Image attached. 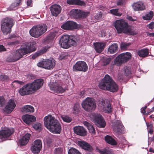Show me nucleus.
Segmentation results:
<instances>
[{"instance_id":"1","label":"nucleus","mask_w":154,"mask_h":154,"mask_svg":"<svg viewBox=\"0 0 154 154\" xmlns=\"http://www.w3.org/2000/svg\"><path fill=\"white\" fill-rule=\"evenodd\" d=\"M35 45V42L23 44L20 48L13 53L12 57L9 59V61L14 62L17 61L22 57L24 55L35 51L36 50Z\"/></svg>"},{"instance_id":"2","label":"nucleus","mask_w":154,"mask_h":154,"mask_svg":"<svg viewBox=\"0 0 154 154\" xmlns=\"http://www.w3.org/2000/svg\"><path fill=\"white\" fill-rule=\"evenodd\" d=\"M99 88L104 90L111 92L116 91L118 89V85L108 75H106L101 80L99 85Z\"/></svg>"},{"instance_id":"3","label":"nucleus","mask_w":154,"mask_h":154,"mask_svg":"<svg viewBox=\"0 0 154 154\" xmlns=\"http://www.w3.org/2000/svg\"><path fill=\"white\" fill-rule=\"evenodd\" d=\"M114 26L117 30L118 33H123L131 35H134L135 34L133 30L124 20H116L114 23Z\"/></svg>"},{"instance_id":"4","label":"nucleus","mask_w":154,"mask_h":154,"mask_svg":"<svg viewBox=\"0 0 154 154\" xmlns=\"http://www.w3.org/2000/svg\"><path fill=\"white\" fill-rule=\"evenodd\" d=\"M14 23V20L11 18L6 17L2 20L1 23V29L4 35H6L11 33Z\"/></svg>"},{"instance_id":"5","label":"nucleus","mask_w":154,"mask_h":154,"mask_svg":"<svg viewBox=\"0 0 154 154\" xmlns=\"http://www.w3.org/2000/svg\"><path fill=\"white\" fill-rule=\"evenodd\" d=\"M47 27L45 24L38 25L33 26L29 31L30 35L35 38H38L46 31Z\"/></svg>"},{"instance_id":"6","label":"nucleus","mask_w":154,"mask_h":154,"mask_svg":"<svg viewBox=\"0 0 154 154\" xmlns=\"http://www.w3.org/2000/svg\"><path fill=\"white\" fill-rule=\"evenodd\" d=\"M82 105L85 110L88 112L94 110L96 108L94 100L91 97L86 98L82 102Z\"/></svg>"},{"instance_id":"7","label":"nucleus","mask_w":154,"mask_h":154,"mask_svg":"<svg viewBox=\"0 0 154 154\" xmlns=\"http://www.w3.org/2000/svg\"><path fill=\"white\" fill-rule=\"evenodd\" d=\"M48 86L51 90L57 93H62L66 90V88L63 85L61 80H57L54 82H50Z\"/></svg>"},{"instance_id":"8","label":"nucleus","mask_w":154,"mask_h":154,"mask_svg":"<svg viewBox=\"0 0 154 154\" xmlns=\"http://www.w3.org/2000/svg\"><path fill=\"white\" fill-rule=\"evenodd\" d=\"M44 120L45 127L51 132L56 125L57 127L58 126L57 125L59 123L54 117L50 115L45 116Z\"/></svg>"},{"instance_id":"9","label":"nucleus","mask_w":154,"mask_h":154,"mask_svg":"<svg viewBox=\"0 0 154 154\" xmlns=\"http://www.w3.org/2000/svg\"><path fill=\"white\" fill-rule=\"evenodd\" d=\"M55 65V61L53 59H46L42 62H39L37 64L38 66L47 69H53Z\"/></svg>"},{"instance_id":"10","label":"nucleus","mask_w":154,"mask_h":154,"mask_svg":"<svg viewBox=\"0 0 154 154\" xmlns=\"http://www.w3.org/2000/svg\"><path fill=\"white\" fill-rule=\"evenodd\" d=\"M131 54L129 52L122 53L116 58L115 63L117 65L125 63L131 59Z\"/></svg>"},{"instance_id":"11","label":"nucleus","mask_w":154,"mask_h":154,"mask_svg":"<svg viewBox=\"0 0 154 154\" xmlns=\"http://www.w3.org/2000/svg\"><path fill=\"white\" fill-rule=\"evenodd\" d=\"M74 71L86 72L88 69L87 64L85 62L79 61L77 62L73 67Z\"/></svg>"},{"instance_id":"12","label":"nucleus","mask_w":154,"mask_h":154,"mask_svg":"<svg viewBox=\"0 0 154 154\" xmlns=\"http://www.w3.org/2000/svg\"><path fill=\"white\" fill-rule=\"evenodd\" d=\"M19 92V94L23 96L29 95L33 92L30 83L23 86L20 88Z\"/></svg>"},{"instance_id":"13","label":"nucleus","mask_w":154,"mask_h":154,"mask_svg":"<svg viewBox=\"0 0 154 154\" xmlns=\"http://www.w3.org/2000/svg\"><path fill=\"white\" fill-rule=\"evenodd\" d=\"M14 132L13 129L8 128H5L4 130L0 131V141L6 140Z\"/></svg>"},{"instance_id":"14","label":"nucleus","mask_w":154,"mask_h":154,"mask_svg":"<svg viewBox=\"0 0 154 154\" xmlns=\"http://www.w3.org/2000/svg\"><path fill=\"white\" fill-rule=\"evenodd\" d=\"M112 126L115 133L119 134L123 133L124 126L120 121L116 120L112 124Z\"/></svg>"},{"instance_id":"15","label":"nucleus","mask_w":154,"mask_h":154,"mask_svg":"<svg viewBox=\"0 0 154 154\" xmlns=\"http://www.w3.org/2000/svg\"><path fill=\"white\" fill-rule=\"evenodd\" d=\"M42 148V143L41 140H35L33 144L31 146V149L33 153L38 154Z\"/></svg>"},{"instance_id":"16","label":"nucleus","mask_w":154,"mask_h":154,"mask_svg":"<svg viewBox=\"0 0 154 154\" xmlns=\"http://www.w3.org/2000/svg\"><path fill=\"white\" fill-rule=\"evenodd\" d=\"M93 116L95 124L98 127L103 128L105 126L106 123L101 115L100 114H94Z\"/></svg>"},{"instance_id":"17","label":"nucleus","mask_w":154,"mask_h":154,"mask_svg":"<svg viewBox=\"0 0 154 154\" xmlns=\"http://www.w3.org/2000/svg\"><path fill=\"white\" fill-rule=\"evenodd\" d=\"M61 28L66 30H73L77 29L78 25L73 21H68L61 26Z\"/></svg>"},{"instance_id":"18","label":"nucleus","mask_w":154,"mask_h":154,"mask_svg":"<svg viewBox=\"0 0 154 154\" xmlns=\"http://www.w3.org/2000/svg\"><path fill=\"white\" fill-rule=\"evenodd\" d=\"M69 36L68 35H64L62 36L59 41V43L62 48L67 49L70 47L69 42Z\"/></svg>"},{"instance_id":"19","label":"nucleus","mask_w":154,"mask_h":154,"mask_svg":"<svg viewBox=\"0 0 154 154\" xmlns=\"http://www.w3.org/2000/svg\"><path fill=\"white\" fill-rule=\"evenodd\" d=\"M43 80L41 79L35 80L34 82L30 83L33 92L38 90L43 85Z\"/></svg>"},{"instance_id":"20","label":"nucleus","mask_w":154,"mask_h":154,"mask_svg":"<svg viewBox=\"0 0 154 154\" xmlns=\"http://www.w3.org/2000/svg\"><path fill=\"white\" fill-rule=\"evenodd\" d=\"M132 6L134 10L135 11H143L146 9L143 3L141 1L134 2L132 5Z\"/></svg>"},{"instance_id":"21","label":"nucleus","mask_w":154,"mask_h":154,"mask_svg":"<svg viewBox=\"0 0 154 154\" xmlns=\"http://www.w3.org/2000/svg\"><path fill=\"white\" fill-rule=\"evenodd\" d=\"M16 104L14 101L12 99L10 100L7 103L5 108V111L10 113L15 107Z\"/></svg>"},{"instance_id":"22","label":"nucleus","mask_w":154,"mask_h":154,"mask_svg":"<svg viewBox=\"0 0 154 154\" xmlns=\"http://www.w3.org/2000/svg\"><path fill=\"white\" fill-rule=\"evenodd\" d=\"M50 10L52 15L56 17L60 13L61 8L60 5L54 4L50 7Z\"/></svg>"},{"instance_id":"23","label":"nucleus","mask_w":154,"mask_h":154,"mask_svg":"<svg viewBox=\"0 0 154 154\" xmlns=\"http://www.w3.org/2000/svg\"><path fill=\"white\" fill-rule=\"evenodd\" d=\"M79 145L82 149L89 152H92L93 148L89 143L83 141H79L78 142Z\"/></svg>"},{"instance_id":"24","label":"nucleus","mask_w":154,"mask_h":154,"mask_svg":"<svg viewBox=\"0 0 154 154\" xmlns=\"http://www.w3.org/2000/svg\"><path fill=\"white\" fill-rule=\"evenodd\" d=\"M74 132L77 134L81 136H85L86 134V131L84 128L82 126H75L74 128Z\"/></svg>"},{"instance_id":"25","label":"nucleus","mask_w":154,"mask_h":154,"mask_svg":"<svg viewBox=\"0 0 154 154\" xmlns=\"http://www.w3.org/2000/svg\"><path fill=\"white\" fill-rule=\"evenodd\" d=\"M22 119L23 121L27 124L35 121L36 120V118L34 116L27 114L23 116Z\"/></svg>"},{"instance_id":"26","label":"nucleus","mask_w":154,"mask_h":154,"mask_svg":"<svg viewBox=\"0 0 154 154\" xmlns=\"http://www.w3.org/2000/svg\"><path fill=\"white\" fill-rule=\"evenodd\" d=\"M94 48L98 53H101L103 50L105 46V43L97 42L94 44Z\"/></svg>"},{"instance_id":"27","label":"nucleus","mask_w":154,"mask_h":154,"mask_svg":"<svg viewBox=\"0 0 154 154\" xmlns=\"http://www.w3.org/2000/svg\"><path fill=\"white\" fill-rule=\"evenodd\" d=\"M30 136L31 134H30L26 133L19 140L20 144L22 146L26 145L28 143Z\"/></svg>"},{"instance_id":"28","label":"nucleus","mask_w":154,"mask_h":154,"mask_svg":"<svg viewBox=\"0 0 154 154\" xmlns=\"http://www.w3.org/2000/svg\"><path fill=\"white\" fill-rule=\"evenodd\" d=\"M57 31L51 32L50 34L45 38V42L46 44H48L52 42L54 37L57 35Z\"/></svg>"},{"instance_id":"29","label":"nucleus","mask_w":154,"mask_h":154,"mask_svg":"<svg viewBox=\"0 0 154 154\" xmlns=\"http://www.w3.org/2000/svg\"><path fill=\"white\" fill-rule=\"evenodd\" d=\"M66 2L68 4L70 5L84 6L85 5L84 2L80 0H67Z\"/></svg>"},{"instance_id":"30","label":"nucleus","mask_w":154,"mask_h":154,"mask_svg":"<svg viewBox=\"0 0 154 154\" xmlns=\"http://www.w3.org/2000/svg\"><path fill=\"white\" fill-rule=\"evenodd\" d=\"M50 48V47H48V46L45 47L39 51H37L35 54H33L32 56V58L35 59L37 57L46 52Z\"/></svg>"},{"instance_id":"31","label":"nucleus","mask_w":154,"mask_h":154,"mask_svg":"<svg viewBox=\"0 0 154 154\" xmlns=\"http://www.w3.org/2000/svg\"><path fill=\"white\" fill-rule=\"evenodd\" d=\"M118 49L117 44L114 43L109 46L108 48V52L110 54H114L117 52Z\"/></svg>"},{"instance_id":"32","label":"nucleus","mask_w":154,"mask_h":154,"mask_svg":"<svg viewBox=\"0 0 154 154\" xmlns=\"http://www.w3.org/2000/svg\"><path fill=\"white\" fill-rule=\"evenodd\" d=\"M105 140L106 142L112 145H116L117 144L116 141L111 137L106 135L105 137Z\"/></svg>"},{"instance_id":"33","label":"nucleus","mask_w":154,"mask_h":154,"mask_svg":"<svg viewBox=\"0 0 154 154\" xmlns=\"http://www.w3.org/2000/svg\"><path fill=\"white\" fill-rule=\"evenodd\" d=\"M84 124L87 128L90 133L93 134H95V128L92 125H91L86 121L84 122Z\"/></svg>"},{"instance_id":"34","label":"nucleus","mask_w":154,"mask_h":154,"mask_svg":"<svg viewBox=\"0 0 154 154\" xmlns=\"http://www.w3.org/2000/svg\"><path fill=\"white\" fill-rule=\"evenodd\" d=\"M137 54L140 57H146L148 55L149 50L146 48L139 50L137 51Z\"/></svg>"},{"instance_id":"35","label":"nucleus","mask_w":154,"mask_h":154,"mask_svg":"<svg viewBox=\"0 0 154 154\" xmlns=\"http://www.w3.org/2000/svg\"><path fill=\"white\" fill-rule=\"evenodd\" d=\"M34 110V108L30 105H26L23 107L21 110L23 112H33Z\"/></svg>"},{"instance_id":"36","label":"nucleus","mask_w":154,"mask_h":154,"mask_svg":"<svg viewBox=\"0 0 154 154\" xmlns=\"http://www.w3.org/2000/svg\"><path fill=\"white\" fill-rule=\"evenodd\" d=\"M96 150L101 154H113L112 150L108 149H100L96 147Z\"/></svg>"},{"instance_id":"37","label":"nucleus","mask_w":154,"mask_h":154,"mask_svg":"<svg viewBox=\"0 0 154 154\" xmlns=\"http://www.w3.org/2000/svg\"><path fill=\"white\" fill-rule=\"evenodd\" d=\"M81 10L77 9H74L72 10L70 12V14L74 17L79 18Z\"/></svg>"},{"instance_id":"38","label":"nucleus","mask_w":154,"mask_h":154,"mask_svg":"<svg viewBox=\"0 0 154 154\" xmlns=\"http://www.w3.org/2000/svg\"><path fill=\"white\" fill-rule=\"evenodd\" d=\"M103 109L105 112L107 113H110L112 111L111 104L109 103H106Z\"/></svg>"},{"instance_id":"39","label":"nucleus","mask_w":154,"mask_h":154,"mask_svg":"<svg viewBox=\"0 0 154 154\" xmlns=\"http://www.w3.org/2000/svg\"><path fill=\"white\" fill-rule=\"evenodd\" d=\"M57 127L56 126H54V128L52 130L51 132L53 133L57 134H60L61 131V127L60 123H58L57 125Z\"/></svg>"},{"instance_id":"40","label":"nucleus","mask_w":154,"mask_h":154,"mask_svg":"<svg viewBox=\"0 0 154 154\" xmlns=\"http://www.w3.org/2000/svg\"><path fill=\"white\" fill-rule=\"evenodd\" d=\"M153 16V12L150 11L146 14L144 16H143L142 18L144 20H149L152 18Z\"/></svg>"},{"instance_id":"41","label":"nucleus","mask_w":154,"mask_h":154,"mask_svg":"<svg viewBox=\"0 0 154 154\" xmlns=\"http://www.w3.org/2000/svg\"><path fill=\"white\" fill-rule=\"evenodd\" d=\"M110 13L111 14L118 16H120L122 14L120 13L119 11V9H114L110 10Z\"/></svg>"},{"instance_id":"42","label":"nucleus","mask_w":154,"mask_h":154,"mask_svg":"<svg viewBox=\"0 0 154 154\" xmlns=\"http://www.w3.org/2000/svg\"><path fill=\"white\" fill-rule=\"evenodd\" d=\"M125 74L127 77H130L131 75V68L130 67L125 66L124 68Z\"/></svg>"},{"instance_id":"43","label":"nucleus","mask_w":154,"mask_h":154,"mask_svg":"<svg viewBox=\"0 0 154 154\" xmlns=\"http://www.w3.org/2000/svg\"><path fill=\"white\" fill-rule=\"evenodd\" d=\"M69 45L70 47L71 46H75L77 45V42L76 41V39L75 38L72 37L70 38L69 37Z\"/></svg>"},{"instance_id":"44","label":"nucleus","mask_w":154,"mask_h":154,"mask_svg":"<svg viewBox=\"0 0 154 154\" xmlns=\"http://www.w3.org/2000/svg\"><path fill=\"white\" fill-rule=\"evenodd\" d=\"M111 58L109 57H104L102 60V64L103 66H106L110 62Z\"/></svg>"},{"instance_id":"45","label":"nucleus","mask_w":154,"mask_h":154,"mask_svg":"<svg viewBox=\"0 0 154 154\" xmlns=\"http://www.w3.org/2000/svg\"><path fill=\"white\" fill-rule=\"evenodd\" d=\"M131 44L130 43H127L122 42L121 44V47L122 50H125L127 48H128L129 46L131 45Z\"/></svg>"},{"instance_id":"46","label":"nucleus","mask_w":154,"mask_h":154,"mask_svg":"<svg viewBox=\"0 0 154 154\" xmlns=\"http://www.w3.org/2000/svg\"><path fill=\"white\" fill-rule=\"evenodd\" d=\"M42 125L39 123L36 122L33 125V127L35 129L40 131L41 130Z\"/></svg>"},{"instance_id":"47","label":"nucleus","mask_w":154,"mask_h":154,"mask_svg":"<svg viewBox=\"0 0 154 154\" xmlns=\"http://www.w3.org/2000/svg\"><path fill=\"white\" fill-rule=\"evenodd\" d=\"M68 154H81L77 149L74 148H71L69 150Z\"/></svg>"},{"instance_id":"48","label":"nucleus","mask_w":154,"mask_h":154,"mask_svg":"<svg viewBox=\"0 0 154 154\" xmlns=\"http://www.w3.org/2000/svg\"><path fill=\"white\" fill-rule=\"evenodd\" d=\"M80 14V15L79 18H85L87 16H88L90 14V13L89 12H84L81 10Z\"/></svg>"},{"instance_id":"49","label":"nucleus","mask_w":154,"mask_h":154,"mask_svg":"<svg viewBox=\"0 0 154 154\" xmlns=\"http://www.w3.org/2000/svg\"><path fill=\"white\" fill-rule=\"evenodd\" d=\"M61 118L66 122H70L72 121L71 118L68 116H61Z\"/></svg>"},{"instance_id":"50","label":"nucleus","mask_w":154,"mask_h":154,"mask_svg":"<svg viewBox=\"0 0 154 154\" xmlns=\"http://www.w3.org/2000/svg\"><path fill=\"white\" fill-rule=\"evenodd\" d=\"M102 13L101 12H100L96 14L95 16V19L96 21H99L102 19Z\"/></svg>"},{"instance_id":"51","label":"nucleus","mask_w":154,"mask_h":154,"mask_svg":"<svg viewBox=\"0 0 154 154\" xmlns=\"http://www.w3.org/2000/svg\"><path fill=\"white\" fill-rule=\"evenodd\" d=\"M98 103L99 106L101 107L102 109L104 107L106 104L105 100L103 99L100 100L98 102Z\"/></svg>"},{"instance_id":"52","label":"nucleus","mask_w":154,"mask_h":154,"mask_svg":"<svg viewBox=\"0 0 154 154\" xmlns=\"http://www.w3.org/2000/svg\"><path fill=\"white\" fill-rule=\"evenodd\" d=\"M125 0H118L116 4L118 6H123L126 4Z\"/></svg>"},{"instance_id":"53","label":"nucleus","mask_w":154,"mask_h":154,"mask_svg":"<svg viewBox=\"0 0 154 154\" xmlns=\"http://www.w3.org/2000/svg\"><path fill=\"white\" fill-rule=\"evenodd\" d=\"M20 3V2H15L14 3H12L11 6L10 8L11 10H15V7L17 6H18L19 5V3Z\"/></svg>"},{"instance_id":"54","label":"nucleus","mask_w":154,"mask_h":154,"mask_svg":"<svg viewBox=\"0 0 154 154\" xmlns=\"http://www.w3.org/2000/svg\"><path fill=\"white\" fill-rule=\"evenodd\" d=\"M79 105L78 104H75L73 109L74 111V112L75 113H77L79 111Z\"/></svg>"},{"instance_id":"55","label":"nucleus","mask_w":154,"mask_h":154,"mask_svg":"<svg viewBox=\"0 0 154 154\" xmlns=\"http://www.w3.org/2000/svg\"><path fill=\"white\" fill-rule=\"evenodd\" d=\"M8 79V77L5 75H0V79L3 81H5L7 80Z\"/></svg>"},{"instance_id":"56","label":"nucleus","mask_w":154,"mask_h":154,"mask_svg":"<svg viewBox=\"0 0 154 154\" xmlns=\"http://www.w3.org/2000/svg\"><path fill=\"white\" fill-rule=\"evenodd\" d=\"M5 100L4 98L2 97H0V105L2 107L5 105Z\"/></svg>"},{"instance_id":"57","label":"nucleus","mask_w":154,"mask_h":154,"mask_svg":"<svg viewBox=\"0 0 154 154\" xmlns=\"http://www.w3.org/2000/svg\"><path fill=\"white\" fill-rule=\"evenodd\" d=\"M62 152V149L59 148H56L54 150V154H61Z\"/></svg>"},{"instance_id":"58","label":"nucleus","mask_w":154,"mask_h":154,"mask_svg":"<svg viewBox=\"0 0 154 154\" xmlns=\"http://www.w3.org/2000/svg\"><path fill=\"white\" fill-rule=\"evenodd\" d=\"M147 107V106H145L144 108L143 107L141 109V112L143 114H146L148 115L149 114V112L146 113L145 110L146 109Z\"/></svg>"},{"instance_id":"59","label":"nucleus","mask_w":154,"mask_h":154,"mask_svg":"<svg viewBox=\"0 0 154 154\" xmlns=\"http://www.w3.org/2000/svg\"><path fill=\"white\" fill-rule=\"evenodd\" d=\"M98 36L101 37H104L105 36V33L103 30H101L99 32Z\"/></svg>"},{"instance_id":"60","label":"nucleus","mask_w":154,"mask_h":154,"mask_svg":"<svg viewBox=\"0 0 154 154\" xmlns=\"http://www.w3.org/2000/svg\"><path fill=\"white\" fill-rule=\"evenodd\" d=\"M147 27L150 29H152L154 28V22H151L147 25Z\"/></svg>"},{"instance_id":"61","label":"nucleus","mask_w":154,"mask_h":154,"mask_svg":"<svg viewBox=\"0 0 154 154\" xmlns=\"http://www.w3.org/2000/svg\"><path fill=\"white\" fill-rule=\"evenodd\" d=\"M127 18L129 20L132 21H136L137 20L136 18L133 19L132 17H131V16H127Z\"/></svg>"},{"instance_id":"62","label":"nucleus","mask_w":154,"mask_h":154,"mask_svg":"<svg viewBox=\"0 0 154 154\" xmlns=\"http://www.w3.org/2000/svg\"><path fill=\"white\" fill-rule=\"evenodd\" d=\"M6 51V48L2 45H0V52Z\"/></svg>"},{"instance_id":"63","label":"nucleus","mask_w":154,"mask_h":154,"mask_svg":"<svg viewBox=\"0 0 154 154\" xmlns=\"http://www.w3.org/2000/svg\"><path fill=\"white\" fill-rule=\"evenodd\" d=\"M14 82H16L18 83L20 85H23L24 84L23 82L21 81H18V80H15Z\"/></svg>"},{"instance_id":"64","label":"nucleus","mask_w":154,"mask_h":154,"mask_svg":"<svg viewBox=\"0 0 154 154\" xmlns=\"http://www.w3.org/2000/svg\"><path fill=\"white\" fill-rule=\"evenodd\" d=\"M66 56L64 55L63 54H61L59 57V59L60 60H62L66 58Z\"/></svg>"}]
</instances>
